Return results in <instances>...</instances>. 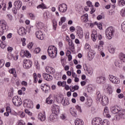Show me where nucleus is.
<instances>
[{"label":"nucleus","instance_id":"obj_1","mask_svg":"<svg viewBox=\"0 0 125 125\" xmlns=\"http://www.w3.org/2000/svg\"><path fill=\"white\" fill-rule=\"evenodd\" d=\"M47 52L50 58H52V59L56 58L57 56V48L56 47L53 45L49 46L48 47Z\"/></svg>","mask_w":125,"mask_h":125},{"label":"nucleus","instance_id":"obj_2","mask_svg":"<svg viewBox=\"0 0 125 125\" xmlns=\"http://www.w3.org/2000/svg\"><path fill=\"white\" fill-rule=\"evenodd\" d=\"M119 58L120 60H117L115 61V65L116 67L122 68V67H123V62L125 63V55L123 53H120L119 55Z\"/></svg>","mask_w":125,"mask_h":125},{"label":"nucleus","instance_id":"obj_3","mask_svg":"<svg viewBox=\"0 0 125 125\" xmlns=\"http://www.w3.org/2000/svg\"><path fill=\"white\" fill-rule=\"evenodd\" d=\"M115 33V29L113 28L112 26L108 27L105 31V34L106 36L107 39L108 40L112 39V38L114 37V33Z\"/></svg>","mask_w":125,"mask_h":125},{"label":"nucleus","instance_id":"obj_4","mask_svg":"<svg viewBox=\"0 0 125 125\" xmlns=\"http://www.w3.org/2000/svg\"><path fill=\"white\" fill-rule=\"evenodd\" d=\"M23 107L24 108H28V109H33L34 104L33 101L30 99H26L23 101Z\"/></svg>","mask_w":125,"mask_h":125},{"label":"nucleus","instance_id":"obj_5","mask_svg":"<svg viewBox=\"0 0 125 125\" xmlns=\"http://www.w3.org/2000/svg\"><path fill=\"white\" fill-rule=\"evenodd\" d=\"M12 102L13 104H15V106L17 107L21 105L22 102L21 101V99L19 98L18 96H14L12 99Z\"/></svg>","mask_w":125,"mask_h":125},{"label":"nucleus","instance_id":"obj_6","mask_svg":"<svg viewBox=\"0 0 125 125\" xmlns=\"http://www.w3.org/2000/svg\"><path fill=\"white\" fill-rule=\"evenodd\" d=\"M109 79L110 82L112 83H115V84H118L120 83H121L120 79H119L118 77L111 75H109Z\"/></svg>","mask_w":125,"mask_h":125},{"label":"nucleus","instance_id":"obj_7","mask_svg":"<svg viewBox=\"0 0 125 125\" xmlns=\"http://www.w3.org/2000/svg\"><path fill=\"white\" fill-rule=\"evenodd\" d=\"M33 65V62L30 60H24L23 66L25 69H30Z\"/></svg>","mask_w":125,"mask_h":125},{"label":"nucleus","instance_id":"obj_8","mask_svg":"<svg viewBox=\"0 0 125 125\" xmlns=\"http://www.w3.org/2000/svg\"><path fill=\"white\" fill-rule=\"evenodd\" d=\"M52 112L53 114H56L58 115L60 112V107L56 104H53L51 107Z\"/></svg>","mask_w":125,"mask_h":125},{"label":"nucleus","instance_id":"obj_9","mask_svg":"<svg viewBox=\"0 0 125 125\" xmlns=\"http://www.w3.org/2000/svg\"><path fill=\"white\" fill-rule=\"evenodd\" d=\"M67 8V4L65 3L61 4L59 5V11L62 13L66 12Z\"/></svg>","mask_w":125,"mask_h":125},{"label":"nucleus","instance_id":"obj_10","mask_svg":"<svg viewBox=\"0 0 125 125\" xmlns=\"http://www.w3.org/2000/svg\"><path fill=\"white\" fill-rule=\"evenodd\" d=\"M100 102L103 105V106H106L109 104V99H108V97L105 95L102 96Z\"/></svg>","mask_w":125,"mask_h":125},{"label":"nucleus","instance_id":"obj_11","mask_svg":"<svg viewBox=\"0 0 125 125\" xmlns=\"http://www.w3.org/2000/svg\"><path fill=\"white\" fill-rule=\"evenodd\" d=\"M111 112L112 114H118L120 111H121V108L118 105H114L112 106L110 108Z\"/></svg>","mask_w":125,"mask_h":125},{"label":"nucleus","instance_id":"obj_12","mask_svg":"<svg viewBox=\"0 0 125 125\" xmlns=\"http://www.w3.org/2000/svg\"><path fill=\"white\" fill-rule=\"evenodd\" d=\"M77 36L79 39H83V31L81 27L79 26L77 28Z\"/></svg>","mask_w":125,"mask_h":125},{"label":"nucleus","instance_id":"obj_13","mask_svg":"<svg viewBox=\"0 0 125 125\" xmlns=\"http://www.w3.org/2000/svg\"><path fill=\"white\" fill-rule=\"evenodd\" d=\"M93 125H102V119L100 118H95L92 120Z\"/></svg>","mask_w":125,"mask_h":125},{"label":"nucleus","instance_id":"obj_14","mask_svg":"<svg viewBox=\"0 0 125 125\" xmlns=\"http://www.w3.org/2000/svg\"><path fill=\"white\" fill-rule=\"evenodd\" d=\"M0 26L1 27L0 28L4 29V30H8L7 22H6V21L4 20H0Z\"/></svg>","mask_w":125,"mask_h":125},{"label":"nucleus","instance_id":"obj_15","mask_svg":"<svg viewBox=\"0 0 125 125\" xmlns=\"http://www.w3.org/2000/svg\"><path fill=\"white\" fill-rule=\"evenodd\" d=\"M41 87L43 91H45V93H48V91L50 89V87L46 83L41 85Z\"/></svg>","mask_w":125,"mask_h":125},{"label":"nucleus","instance_id":"obj_16","mask_svg":"<svg viewBox=\"0 0 125 125\" xmlns=\"http://www.w3.org/2000/svg\"><path fill=\"white\" fill-rule=\"evenodd\" d=\"M35 35L39 40H43L44 39V37H43V35H42V32L41 31H36Z\"/></svg>","mask_w":125,"mask_h":125},{"label":"nucleus","instance_id":"obj_17","mask_svg":"<svg viewBox=\"0 0 125 125\" xmlns=\"http://www.w3.org/2000/svg\"><path fill=\"white\" fill-rule=\"evenodd\" d=\"M18 33L20 36H24L26 33V29L23 27H20L18 30Z\"/></svg>","mask_w":125,"mask_h":125},{"label":"nucleus","instance_id":"obj_18","mask_svg":"<svg viewBox=\"0 0 125 125\" xmlns=\"http://www.w3.org/2000/svg\"><path fill=\"white\" fill-rule=\"evenodd\" d=\"M14 5L17 9H20L22 6V2L19 0H17L14 2Z\"/></svg>","mask_w":125,"mask_h":125},{"label":"nucleus","instance_id":"obj_19","mask_svg":"<svg viewBox=\"0 0 125 125\" xmlns=\"http://www.w3.org/2000/svg\"><path fill=\"white\" fill-rule=\"evenodd\" d=\"M105 88L108 94H112L113 91L112 90V86L109 84H105Z\"/></svg>","mask_w":125,"mask_h":125},{"label":"nucleus","instance_id":"obj_20","mask_svg":"<svg viewBox=\"0 0 125 125\" xmlns=\"http://www.w3.org/2000/svg\"><path fill=\"white\" fill-rule=\"evenodd\" d=\"M81 21L84 23H86L88 21V15L87 14H85L81 16Z\"/></svg>","mask_w":125,"mask_h":125},{"label":"nucleus","instance_id":"obj_21","mask_svg":"<svg viewBox=\"0 0 125 125\" xmlns=\"http://www.w3.org/2000/svg\"><path fill=\"white\" fill-rule=\"evenodd\" d=\"M105 81H106V78L103 77H98L96 79L97 83L100 84L105 83Z\"/></svg>","mask_w":125,"mask_h":125},{"label":"nucleus","instance_id":"obj_22","mask_svg":"<svg viewBox=\"0 0 125 125\" xmlns=\"http://www.w3.org/2000/svg\"><path fill=\"white\" fill-rule=\"evenodd\" d=\"M58 114H56L55 113H52L50 116V120L51 122H55L57 119V117Z\"/></svg>","mask_w":125,"mask_h":125},{"label":"nucleus","instance_id":"obj_23","mask_svg":"<svg viewBox=\"0 0 125 125\" xmlns=\"http://www.w3.org/2000/svg\"><path fill=\"white\" fill-rule=\"evenodd\" d=\"M46 71L47 73L52 74V75H54V74H55V69L52 67H49L48 68H46Z\"/></svg>","mask_w":125,"mask_h":125},{"label":"nucleus","instance_id":"obj_24","mask_svg":"<svg viewBox=\"0 0 125 125\" xmlns=\"http://www.w3.org/2000/svg\"><path fill=\"white\" fill-rule=\"evenodd\" d=\"M38 119L41 120L42 122H44L45 121V113H39L38 115Z\"/></svg>","mask_w":125,"mask_h":125},{"label":"nucleus","instance_id":"obj_25","mask_svg":"<svg viewBox=\"0 0 125 125\" xmlns=\"http://www.w3.org/2000/svg\"><path fill=\"white\" fill-rule=\"evenodd\" d=\"M94 55H95V51L91 49H90L88 52V57L90 58H93V57H94Z\"/></svg>","mask_w":125,"mask_h":125},{"label":"nucleus","instance_id":"obj_26","mask_svg":"<svg viewBox=\"0 0 125 125\" xmlns=\"http://www.w3.org/2000/svg\"><path fill=\"white\" fill-rule=\"evenodd\" d=\"M75 125H84V123L83 120L80 119H76L75 121Z\"/></svg>","mask_w":125,"mask_h":125},{"label":"nucleus","instance_id":"obj_27","mask_svg":"<svg viewBox=\"0 0 125 125\" xmlns=\"http://www.w3.org/2000/svg\"><path fill=\"white\" fill-rule=\"evenodd\" d=\"M85 105L87 107H91L92 105V99L88 98L87 101L85 103Z\"/></svg>","mask_w":125,"mask_h":125},{"label":"nucleus","instance_id":"obj_28","mask_svg":"<svg viewBox=\"0 0 125 125\" xmlns=\"http://www.w3.org/2000/svg\"><path fill=\"white\" fill-rule=\"evenodd\" d=\"M98 38V35H97V34L96 33V32H94V33L92 34L91 39L93 42H96Z\"/></svg>","mask_w":125,"mask_h":125},{"label":"nucleus","instance_id":"obj_29","mask_svg":"<svg viewBox=\"0 0 125 125\" xmlns=\"http://www.w3.org/2000/svg\"><path fill=\"white\" fill-rule=\"evenodd\" d=\"M57 84L58 86H62V87H64L65 85L67 84V82H66V81H59L57 83Z\"/></svg>","mask_w":125,"mask_h":125},{"label":"nucleus","instance_id":"obj_30","mask_svg":"<svg viewBox=\"0 0 125 125\" xmlns=\"http://www.w3.org/2000/svg\"><path fill=\"white\" fill-rule=\"evenodd\" d=\"M119 116L121 119H125V110H120L119 113Z\"/></svg>","mask_w":125,"mask_h":125},{"label":"nucleus","instance_id":"obj_31","mask_svg":"<svg viewBox=\"0 0 125 125\" xmlns=\"http://www.w3.org/2000/svg\"><path fill=\"white\" fill-rule=\"evenodd\" d=\"M37 8H41V9H46L47 7H46V5L43 3H41V4L37 6Z\"/></svg>","mask_w":125,"mask_h":125},{"label":"nucleus","instance_id":"obj_32","mask_svg":"<svg viewBox=\"0 0 125 125\" xmlns=\"http://www.w3.org/2000/svg\"><path fill=\"white\" fill-rule=\"evenodd\" d=\"M9 72L10 74H13L15 78H16V77H17V74H16V71L15 70V69L12 68L9 70Z\"/></svg>","mask_w":125,"mask_h":125},{"label":"nucleus","instance_id":"obj_33","mask_svg":"<svg viewBox=\"0 0 125 125\" xmlns=\"http://www.w3.org/2000/svg\"><path fill=\"white\" fill-rule=\"evenodd\" d=\"M102 98V97H101V94L100 93V92H98L97 93V98H96V100L97 102H100Z\"/></svg>","mask_w":125,"mask_h":125},{"label":"nucleus","instance_id":"obj_34","mask_svg":"<svg viewBox=\"0 0 125 125\" xmlns=\"http://www.w3.org/2000/svg\"><path fill=\"white\" fill-rule=\"evenodd\" d=\"M53 30L55 31L56 30V28H57V21H56V20L54 19L53 20Z\"/></svg>","mask_w":125,"mask_h":125},{"label":"nucleus","instance_id":"obj_35","mask_svg":"<svg viewBox=\"0 0 125 125\" xmlns=\"http://www.w3.org/2000/svg\"><path fill=\"white\" fill-rule=\"evenodd\" d=\"M8 29H4V28H0V37H1L3 35L4 32H7Z\"/></svg>","mask_w":125,"mask_h":125},{"label":"nucleus","instance_id":"obj_36","mask_svg":"<svg viewBox=\"0 0 125 125\" xmlns=\"http://www.w3.org/2000/svg\"><path fill=\"white\" fill-rule=\"evenodd\" d=\"M28 17H29L30 19H31V20H35L36 19V16L35 15H34V14L29 13Z\"/></svg>","mask_w":125,"mask_h":125},{"label":"nucleus","instance_id":"obj_37","mask_svg":"<svg viewBox=\"0 0 125 125\" xmlns=\"http://www.w3.org/2000/svg\"><path fill=\"white\" fill-rule=\"evenodd\" d=\"M118 2L119 6H124V5H125V1L124 0H119Z\"/></svg>","mask_w":125,"mask_h":125},{"label":"nucleus","instance_id":"obj_38","mask_svg":"<svg viewBox=\"0 0 125 125\" xmlns=\"http://www.w3.org/2000/svg\"><path fill=\"white\" fill-rule=\"evenodd\" d=\"M102 125H110V121L105 119L103 121Z\"/></svg>","mask_w":125,"mask_h":125},{"label":"nucleus","instance_id":"obj_39","mask_svg":"<svg viewBox=\"0 0 125 125\" xmlns=\"http://www.w3.org/2000/svg\"><path fill=\"white\" fill-rule=\"evenodd\" d=\"M24 55L26 57H28V58L31 57V54H30V52H29V51H24Z\"/></svg>","mask_w":125,"mask_h":125},{"label":"nucleus","instance_id":"obj_40","mask_svg":"<svg viewBox=\"0 0 125 125\" xmlns=\"http://www.w3.org/2000/svg\"><path fill=\"white\" fill-rule=\"evenodd\" d=\"M69 99H65L63 102V106H67V105H69Z\"/></svg>","mask_w":125,"mask_h":125},{"label":"nucleus","instance_id":"obj_41","mask_svg":"<svg viewBox=\"0 0 125 125\" xmlns=\"http://www.w3.org/2000/svg\"><path fill=\"white\" fill-rule=\"evenodd\" d=\"M109 113V109H108V107L105 106L104 108L103 115L104 116V115H107L106 114H108Z\"/></svg>","mask_w":125,"mask_h":125},{"label":"nucleus","instance_id":"obj_42","mask_svg":"<svg viewBox=\"0 0 125 125\" xmlns=\"http://www.w3.org/2000/svg\"><path fill=\"white\" fill-rule=\"evenodd\" d=\"M52 79H53L52 76L49 74H48L47 78L46 79V81H47L48 82H51V81H52Z\"/></svg>","mask_w":125,"mask_h":125},{"label":"nucleus","instance_id":"obj_43","mask_svg":"<svg viewBox=\"0 0 125 125\" xmlns=\"http://www.w3.org/2000/svg\"><path fill=\"white\" fill-rule=\"evenodd\" d=\"M3 66H4V60H0V69H1Z\"/></svg>","mask_w":125,"mask_h":125},{"label":"nucleus","instance_id":"obj_44","mask_svg":"<svg viewBox=\"0 0 125 125\" xmlns=\"http://www.w3.org/2000/svg\"><path fill=\"white\" fill-rule=\"evenodd\" d=\"M53 102V100H49V98H47L46 99V103L47 104H52Z\"/></svg>","mask_w":125,"mask_h":125},{"label":"nucleus","instance_id":"obj_45","mask_svg":"<svg viewBox=\"0 0 125 125\" xmlns=\"http://www.w3.org/2000/svg\"><path fill=\"white\" fill-rule=\"evenodd\" d=\"M33 76H34L33 78H34V83H38V79L37 78V73H34L33 74Z\"/></svg>","mask_w":125,"mask_h":125},{"label":"nucleus","instance_id":"obj_46","mask_svg":"<svg viewBox=\"0 0 125 125\" xmlns=\"http://www.w3.org/2000/svg\"><path fill=\"white\" fill-rule=\"evenodd\" d=\"M8 95L9 97H12L13 96V89H11L8 92Z\"/></svg>","mask_w":125,"mask_h":125},{"label":"nucleus","instance_id":"obj_47","mask_svg":"<svg viewBox=\"0 0 125 125\" xmlns=\"http://www.w3.org/2000/svg\"><path fill=\"white\" fill-rule=\"evenodd\" d=\"M86 4L87 5H88V6H89V7H94L93 5H92V2H91V1H87L86 2Z\"/></svg>","mask_w":125,"mask_h":125},{"label":"nucleus","instance_id":"obj_48","mask_svg":"<svg viewBox=\"0 0 125 125\" xmlns=\"http://www.w3.org/2000/svg\"><path fill=\"white\" fill-rule=\"evenodd\" d=\"M121 27L122 31L125 33V21L122 23Z\"/></svg>","mask_w":125,"mask_h":125},{"label":"nucleus","instance_id":"obj_49","mask_svg":"<svg viewBox=\"0 0 125 125\" xmlns=\"http://www.w3.org/2000/svg\"><path fill=\"white\" fill-rule=\"evenodd\" d=\"M34 52L35 53L38 54L40 53L41 52V48L37 47L34 49Z\"/></svg>","mask_w":125,"mask_h":125},{"label":"nucleus","instance_id":"obj_50","mask_svg":"<svg viewBox=\"0 0 125 125\" xmlns=\"http://www.w3.org/2000/svg\"><path fill=\"white\" fill-rule=\"evenodd\" d=\"M37 26L40 27V28H42L43 27V23L42 22H38L36 23Z\"/></svg>","mask_w":125,"mask_h":125},{"label":"nucleus","instance_id":"obj_51","mask_svg":"<svg viewBox=\"0 0 125 125\" xmlns=\"http://www.w3.org/2000/svg\"><path fill=\"white\" fill-rule=\"evenodd\" d=\"M95 23L97 24V27L100 29V30H102V24L100 22L98 23L96 22Z\"/></svg>","mask_w":125,"mask_h":125},{"label":"nucleus","instance_id":"obj_52","mask_svg":"<svg viewBox=\"0 0 125 125\" xmlns=\"http://www.w3.org/2000/svg\"><path fill=\"white\" fill-rule=\"evenodd\" d=\"M85 49H86V50L91 49V48H90V45H89L87 43L85 44Z\"/></svg>","mask_w":125,"mask_h":125},{"label":"nucleus","instance_id":"obj_53","mask_svg":"<svg viewBox=\"0 0 125 125\" xmlns=\"http://www.w3.org/2000/svg\"><path fill=\"white\" fill-rule=\"evenodd\" d=\"M109 52H110V53H115V48L110 47L109 49Z\"/></svg>","mask_w":125,"mask_h":125},{"label":"nucleus","instance_id":"obj_54","mask_svg":"<svg viewBox=\"0 0 125 125\" xmlns=\"http://www.w3.org/2000/svg\"><path fill=\"white\" fill-rule=\"evenodd\" d=\"M68 44L70 46H71V48L72 49H75V46H74V43H73V42H69Z\"/></svg>","mask_w":125,"mask_h":125},{"label":"nucleus","instance_id":"obj_55","mask_svg":"<svg viewBox=\"0 0 125 125\" xmlns=\"http://www.w3.org/2000/svg\"><path fill=\"white\" fill-rule=\"evenodd\" d=\"M98 50L99 51H100V52L103 51V46L102 45H99L98 47Z\"/></svg>","mask_w":125,"mask_h":125},{"label":"nucleus","instance_id":"obj_56","mask_svg":"<svg viewBox=\"0 0 125 125\" xmlns=\"http://www.w3.org/2000/svg\"><path fill=\"white\" fill-rule=\"evenodd\" d=\"M70 113H71V115L72 116H73V117H77V112L76 111H74L73 110H71L70 111Z\"/></svg>","mask_w":125,"mask_h":125},{"label":"nucleus","instance_id":"obj_57","mask_svg":"<svg viewBox=\"0 0 125 125\" xmlns=\"http://www.w3.org/2000/svg\"><path fill=\"white\" fill-rule=\"evenodd\" d=\"M76 108L77 109V110H78V111H79V112H80V113H82V108L79 105H76Z\"/></svg>","mask_w":125,"mask_h":125},{"label":"nucleus","instance_id":"obj_58","mask_svg":"<svg viewBox=\"0 0 125 125\" xmlns=\"http://www.w3.org/2000/svg\"><path fill=\"white\" fill-rule=\"evenodd\" d=\"M35 65L36 67V69H40V64H39V62L38 61L35 62Z\"/></svg>","mask_w":125,"mask_h":125},{"label":"nucleus","instance_id":"obj_59","mask_svg":"<svg viewBox=\"0 0 125 125\" xmlns=\"http://www.w3.org/2000/svg\"><path fill=\"white\" fill-rule=\"evenodd\" d=\"M90 9H91V11H90L91 14H93V13H94V12L96 10V9L94 8V7H91L90 8Z\"/></svg>","mask_w":125,"mask_h":125},{"label":"nucleus","instance_id":"obj_60","mask_svg":"<svg viewBox=\"0 0 125 125\" xmlns=\"http://www.w3.org/2000/svg\"><path fill=\"white\" fill-rule=\"evenodd\" d=\"M19 125H26L25 124V122H24L23 120H20L19 122Z\"/></svg>","mask_w":125,"mask_h":125},{"label":"nucleus","instance_id":"obj_61","mask_svg":"<svg viewBox=\"0 0 125 125\" xmlns=\"http://www.w3.org/2000/svg\"><path fill=\"white\" fill-rule=\"evenodd\" d=\"M12 10L14 14H17V9H16V7H13Z\"/></svg>","mask_w":125,"mask_h":125},{"label":"nucleus","instance_id":"obj_62","mask_svg":"<svg viewBox=\"0 0 125 125\" xmlns=\"http://www.w3.org/2000/svg\"><path fill=\"white\" fill-rule=\"evenodd\" d=\"M48 75V74H47V73H43L42 74V76L43 77L44 80H46Z\"/></svg>","mask_w":125,"mask_h":125},{"label":"nucleus","instance_id":"obj_63","mask_svg":"<svg viewBox=\"0 0 125 125\" xmlns=\"http://www.w3.org/2000/svg\"><path fill=\"white\" fill-rule=\"evenodd\" d=\"M48 75V74H47V73H43L42 74V76L43 77L44 80H46Z\"/></svg>","mask_w":125,"mask_h":125},{"label":"nucleus","instance_id":"obj_64","mask_svg":"<svg viewBox=\"0 0 125 125\" xmlns=\"http://www.w3.org/2000/svg\"><path fill=\"white\" fill-rule=\"evenodd\" d=\"M6 110L7 112L11 113V109L10 108V107L7 106L6 108Z\"/></svg>","mask_w":125,"mask_h":125}]
</instances>
